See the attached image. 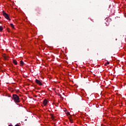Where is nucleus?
<instances>
[{
    "label": "nucleus",
    "mask_w": 126,
    "mask_h": 126,
    "mask_svg": "<svg viewBox=\"0 0 126 126\" xmlns=\"http://www.w3.org/2000/svg\"><path fill=\"white\" fill-rule=\"evenodd\" d=\"M44 106H46L48 104V100L46 99H44L43 102Z\"/></svg>",
    "instance_id": "nucleus-5"
},
{
    "label": "nucleus",
    "mask_w": 126,
    "mask_h": 126,
    "mask_svg": "<svg viewBox=\"0 0 126 126\" xmlns=\"http://www.w3.org/2000/svg\"><path fill=\"white\" fill-rule=\"evenodd\" d=\"M15 126H19V125H18V124H17Z\"/></svg>",
    "instance_id": "nucleus-16"
},
{
    "label": "nucleus",
    "mask_w": 126,
    "mask_h": 126,
    "mask_svg": "<svg viewBox=\"0 0 126 126\" xmlns=\"http://www.w3.org/2000/svg\"><path fill=\"white\" fill-rule=\"evenodd\" d=\"M12 99L14 100L15 103H19V102H20L19 96L17 95V94H13Z\"/></svg>",
    "instance_id": "nucleus-1"
},
{
    "label": "nucleus",
    "mask_w": 126,
    "mask_h": 126,
    "mask_svg": "<svg viewBox=\"0 0 126 126\" xmlns=\"http://www.w3.org/2000/svg\"><path fill=\"white\" fill-rule=\"evenodd\" d=\"M20 63L21 65H23L24 64V62H23V61H21Z\"/></svg>",
    "instance_id": "nucleus-8"
},
{
    "label": "nucleus",
    "mask_w": 126,
    "mask_h": 126,
    "mask_svg": "<svg viewBox=\"0 0 126 126\" xmlns=\"http://www.w3.org/2000/svg\"><path fill=\"white\" fill-rule=\"evenodd\" d=\"M8 32H10V30L9 29H8Z\"/></svg>",
    "instance_id": "nucleus-14"
},
{
    "label": "nucleus",
    "mask_w": 126,
    "mask_h": 126,
    "mask_svg": "<svg viewBox=\"0 0 126 126\" xmlns=\"http://www.w3.org/2000/svg\"><path fill=\"white\" fill-rule=\"evenodd\" d=\"M59 96H60V97H61V98H63V97L62 96V94H59Z\"/></svg>",
    "instance_id": "nucleus-13"
},
{
    "label": "nucleus",
    "mask_w": 126,
    "mask_h": 126,
    "mask_svg": "<svg viewBox=\"0 0 126 126\" xmlns=\"http://www.w3.org/2000/svg\"><path fill=\"white\" fill-rule=\"evenodd\" d=\"M10 25L13 29H14V25H13L12 24H10Z\"/></svg>",
    "instance_id": "nucleus-9"
},
{
    "label": "nucleus",
    "mask_w": 126,
    "mask_h": 126,
    "mask_svg": "<svg viewBox=\"0 0 126 126\" xmlns=\"http://www.w3.org/2000/svg\"><path fill=\"white\" fill-rule=\"evenodd\" d=\"M70 122L71 124H73V121L71 119H70Z\"/></svg>",
    "instance_id": "nucleus-11"
},
{
    "label": "nucleus",
    "mask_w": 126,
    "mask_h": 126,
    "mask_svg": "<svg viewBox=\"0 0 126 126\" xmlns=\"http://www.w3.org/2000/svg\"><path fill=\"white\" fill-rule=\"evenodd\" d=\"M25 121H27V119H26Z\"/></svg>",
    "instance_id": "nucleus-22"
},
{
    "label": "nucleus",
    "mask_w": 126,
    "mask_h": 126,
    "mask_svg": "<svg viewBox=\"0 0 126 126\" xmlns=\"http://www.w3.org/2000/svg\"><path fill=\"white\" fill-rule=\"evenodd\" d=\"M3 30V28L2 26H0V32H1Z\"/></svg>",
    "instance_id": "nucleus-7"
},
{
    "label": "nucleus",
    "mask_w": 126,
    "mask_h": 126,
    "mask_svg": "<svg viewBox=\"0 0 126 126\" xmlns=\"http://www.w3.org/2000/svg\"><path fill=\"white\" fill-rule=\"evenodd\" d=\"M54 116H53V115H52V118H53Z\"/></svg>",
    "instance_id": "nucleus-21"
},
{
    "label": "nucleus",
    "mask_w": 126,
    "mask_h": 126,
    "mask_svg": "<svg viewBox=\"0 0 126 126\" xmlns=\"http://www.w3.org/2000/svg\"><path fill=\"white\" fill-rule=\"evenodd\" d=\"M64 112H67V110L65 109V110H64Z\"/></svg>",
    "instance_id": "nucleus-17"
},
{
    "label": "nucleus",
    "mask_w": 126,
    "mask_h": 126,
    "mask_svg": "<svg viewBox=\"0 0 126 126\" xmlns=\"http://www.w3.org/2000/svg\"><path fill=\"white\" fill-rule=\"evenodd\" d=\"M34 97H35V98H37V95H35Z\"/></svg>",
    "instance_id": "nucleus-15"
},
{
    "label": "nucleus",
    "mask_w": 126,
    "mask_h": 126,
    "mask_svg": "<svg viewBox=\"0 0 126 126\" xmlns=\"http://www.w3.org/2000/svg\"><path fill=\"white\" fill-rule=\"evenodd\" d=\"M2 57L3 58V59L6 61H7V60H8L9 58H8V56L6 55L5 54H3L2 55Z\"/></svg>",
    "instance_id": "nucleus-3"
},
{
    "label": "nucleus",
    "mask_w": 126,
    "mask_h": 126,
    "mask_svg": "<svg viewBox=\"0 0 126 126\" xmlns=\"http://www.w3.org/2000/svg\"><path fill=\"white\" fill-rule=\"evenodd\" d=\"M13 63H14V64H15V65L17 64V61H16V60H13Z\"/></svg>",
    "instance_id": "nucleus-6"
},
{
    "label": "nucleus",
    "mask_w": 126,
    "mask_h": 126,
    "mask_svg": "<svg viewBox=\"0 0 126 126\" xmlns=\"http://www.w3.org/2000/svg\"><path fill=\"white\" fill-rule=\"evenodd\" d=\"M3 15L4 17L6 18V19H7V20H9V21H10V18H9V15H8L7 13L3 12Z\"/></svg>",
    "instance_id": "nucleus-2"
},
{
    "label": "nucleus",
    "mask_w": 126,
    "mask_h": 126,
    "mask_svg": "<svg viewBox=\"0 0 126 126\" xmlns=\"http://www.w3.org/2000/svg\"><path fill=\"white\" fill-rule=\"evenodd\" d=\"M56 107H58V106H59V104H57V105H56Z\"/></svg>",
    "instance_id": "nucleus-18"
},
{
    "label": "nucleus",
    "mask_w": 126,
    "mask_h": 126,
    "mask_svg": "<svg viewBox=\"0 0 126 126\" xmlns=\"http://www.w3.org/2000/svg\"><path fill=\"white\" fill-rule=\"evenodd\" d=\"M40 89H38V90H39Z\"/></svg>",
    "instance_id": "nucleus-23"
},
{
    "label": "nucleus",
    "mask_w": 126,
    "mask_h": 126,
    "mask_svg": "<svg viewBox=\"0 0 126 126\" xmlns=\"http://www.w3.org/2000/svg\"><path fill=\"white\" fill-rule=\"evenodd\" d=\"M107 64H110V62H107V63H105L104 65H107Z\"/></svg>",
    "instance_id": "nucleus-10"
},
{
    "label": "nucleus",
    "mask_w": 126,
    "mask_h": 126,
    "mask_svg": "<svg viewBox=\"0 0 126 126\" xmlns=\"http://www.w3.org/2000/svg\"><path fill=\"white\" fill-rule=\"evenodd\" d=\"M35 82L37 83V84H38V85H40V86L43 85L41 81H40V80L38 79H35Z\"/></svg>",
    "instance_id": "nucleus-4"
},
{
    "label": "nucleus",
    "mask_w": 126,
    "mask_h": 126,
    "mask_svg": "<svg viewBox=\"0 0 126 126\" xmlns=\"http://www.w3.org/2000/svg\"><path fill=\"white\" fill-rule=\"evenodd\" d=\"M8 126H12V125H9Z\"/></svg>",
    "instance_id": "nucleus-20"
},
{
    "label": "nucleus",
    "mask_w": 126,
    "mask_h": 126,
    "mask_svg": "<svg viewBox=\"0 0 126 126\" xmlns=\"http://www.w3.org/2000/svg\"><path fill=\"white\" fill-rule=\"evenodd\" d=\"M36 92L37 93H39V92H38V91H36Z\"/></svg>",
    "instance_id": "nucleus-19"
},
{
    "label": "nucleus",
    "mask_w": 126,
    "mask_h": 126,
    "mask_svg": "<svg viewBox=\"0 0 126 126\" xmlns=\"http://www.w3.org/2000/svg\"><path fill=\"white\" fill-rule=\"evenodd\" d=\"M66 115H67V116H68V115H69V116H70V113H69V112H67Z\"/></svg>",
    "instance_id": "nucleus-12"
}]
</instances>
